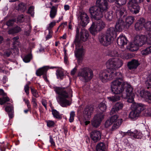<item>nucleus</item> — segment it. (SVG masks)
Returning a JSON list of instances; mask_svg holds the SVG:
<instances>
[{
    "label": "nucleus",
    "instance_id": "nucleus-1",
    "mask_svg": "<svg viewBox=\"0 0 151 151\" xmlns=\"http://www.w3.org/2000/svg\"><path fill=\"white\" fill-rule=\"evenodd\" d=\"M115 74L116 78L111 83V89L114 94H119L122 93L124 90L126 92V98L128 102L132 103L134 101V94L133 93V88L127 82L124 81L122 74L119 72L112 71Z\"/></svg>",
    "mask_w": 151,
    "mask_h": 151
},
{
    "label": "nucleus",
    "instance_id": "nucleus-2",
    "mask_svg": "<svg viewBox=\"0 0 151 151\" xmlns=\"http://www.w3.org/2000/svg\"><path fill=\"white\" fill-rule=\"evenodd\" d=\"M107 11H103L100 8L96 6H93L89 8V12L92 18L94 19L99 20L93 22L89 29L90 32L92 35H95L98 32L101 31L105 27V24L104 22L99 20L103 17V13Z\"/></svg>",
    "mask_w": 151,
    "mask_h": 151
},
{
    "label": "nucleus",
    "instance_id": "nucleus-3",
    "mask_svg": "<svg viewBox=\"0 0 151 151\" xmlns=\"http://www.w3.org/2000/svg\"><path fill=\"white\" fill-rule=\"evenodd\" d=\"M53 89L56 94V99L58 102L62 107H66L71 104L68 100L69 95L72 93L71 89L70 87H54Z\"/></svg>",
    "mask_w": 151,
    "mask_h": 151
},
{
    "label": "nucleus",
    "instance_id": "nucleus-4",
    "mask_svg": "<svg viewBox=\"0 0 151 151\" xmlns=\"http://www.w3.org/2000/svg\"><path fill=\"white\" fill-rule=\"evenodd\" d=\"M78 76L81 81L86 82L91 79L93 76V73L90 68H84L79 70Z\"/></svg>",
    "mask_w": 151,
    "mask_h": 151
},
{
    "label": "nucleus",
    "instance_id": "nucleus-5",
    "mask_svg": "<svg viewBox=\"0 0 151 151\" xmlns=\"http://www.w3.org/2000/svg\"><path fill=\"white\" fill-rule=\"evenodd\" d=\"M145 39L143 36L137 35L134 38V41L130 45L127 49L131 51L137 50L139 47L145 44Z\"/></svg>",
    "mask_w": 151,
    "mask_h": 151
},
{
    "label": "nucleus",
    "instance_id": "nucleus-6",
    "mask_svg": "<svg viewBox=\"0 0 151 151\" xmlns=\"http://www.w3.org/2000/svg\"><path fill=\"white\" fill-rule=\"evenodd\" d=\"M122 61L118 58H111L109 59L106 62V65L107 68L109 70H114L121 67L123 65Z\"/></svg>",
    "mask_w": 151,
    "mask_h": 151
},
{
    "label": "nucleus",
    "instance_id": "nucleus-7",
    "mask_svg": "<svg viewBox=\"0 0 151 151\" xmlns=\"http://www.w3.org/2000/svg\"><path fill=\"white\" fill-rule=\"evenodd\" d=\"M104 70L101 71L99 75V79L103 83H106L115 78V74L113 73L112 71Z\"/></svg>",
    "mask_w": 151,
    "mask_h": 151
},
{
    "label": "nucleus",
    "instance_id": "nucleus-8",
    "mask_svg": "<svg viewBox=\"0 0 151 151\" xmlns=\"http://www.w3.org/2000/svg\"><path fill=\"white\" fill-rule=\"evenodd\" d=\"M144 0H130L127 4L128 9L133 14L138 13L140 10V7L137 4L143 1Z\"/></svg>",
    "mask_w": 151,
    "mask_h": 151
},
{
    "label": "nucleus",
    "instance_id": "nucleus-9",
    "mask_svg": "<svg viewBox=\"0 0 151 151\" xmlns=\"http://www.w3.org/2000/svg\"><path fill=\"white\" fill-rule=\"evenodd\" d=\"M76 45V50L75 51V55L77 58L78 62H80L82 60L83 56L84 55V50L82 46L80 43L76 41L74 42Z\"/></svg>",
    "mask_w": 151,
    "mask_h": 151
},
{
    "label": "nucleus",
    "instance_id": "nucleus-10",
    "mask_svg": "<svg viewBox=\"0 0 151 151\" xmlns=\"http://www.w3.org/2000/svg\"><path fill=\"white\" fill-rule=\"evenodd\" d=\"M78 20L81 25L83 27L86 26L89 22V17L87 14L82 11L79 12Z\"/></svg>",
    "mask_w": 151,
    "mask_h": 151
},
{
    "label": "nucleus",
    "instance_id": "nucleus-11",
    "mask_svg": "<svg viewBox=\"0 0 151 151\" xmlns=\"http://www.w3.org/2000/svg\"><path fill=\"white\" fill-rule=\"evenodd\" d=\"M119 116L117 114L111 116L109 119L113 123L114 122L112 127L111 130H114L118 128L121 125L123 121L121 119H118Z\"/></svg>",
    "mask_w": 151,
    "mask_h": 151
},
{
    "label": "nucleus",
    "instance_id": "nucleus-12",
    "mask_svg": "<svg viewBox=\"0 0 151 151\" xmlns=\"http://www.w3.org/2000/svg\"><path fill=\"white\" fill-rule=\"evenodd\" d=\"M104 119L103 114L100 113L95 115L91 121L92 126L95 127H97L101 123Z\"/></svg>",
    "mask_w": 151,
    "mask_h": 151
},
{
    "label": "nucleus",
    "instance_id": "nucleus-13",
    "mask_svg": "<svg viewBox=\"0 0 151 151\" xmlns=\"http://www.w3.org/2000/svg\"><path fill=\"white\" fill-rule=\"evenodd\" d=\"M123 134L130 136L132 139H140L142 136V134L141 132L136 130H135L133 132H132L130 130H128L127 132H123Z\"/></svg>",
    "mask_w": 151,
    "mask_h": 151
},
{
    "label": "nucleus",
    "instance_id": "nucleus-14",
    "mask_svg": "<svg viewBox=\"0 0 151 151\" xmlns=\"http://www.w3.org/2000/svg\"><path fill=\"white\" fill-rule=\"evenodd\" d=\"M96 6L100 8L103 11H107L108 3L107 0H96Z\"/></svg>",
    "mask_w": 151,
    "mask_h": 151
},
{
    "label": "nucleus",
    "instance_id": "nucleus-15",
    "mask_svg": "<svg viewBox=\"0 0 151 151\" xmlns=\"http://www.w3.org/2000/svg\"><path fill=\"white\" fill-rule=\"evenodd\" d=\"M110 38L106 35H100L99 36V40L100 43L104 46H106L110 44L112 41Z\"/></svg>",
    "mask_w": 151,
    "mask_h": 151
},
{
    "label": "nucleus",
    "instance_id": "nucleus-16",
    "mask_svg": "<svg viewBox=\"0 0 151 151\" xmlns=\"http://www.w3.org/2000/svg\"><path fill=\"white\" fill-rule=\"evenodd\" d=\"M90 137L94 142H96L101 139V133L99 131L93 130L90 133Z\"/></svg>",
    "mask_w": 151,
    "mask_h": 151
},
{
    "label": "nucleus",
    "instance_id": "nucleus-17",
    "mask_svg": "<svg viewBox=\"0 0 151 151\" xmlns=\"http://www.w3.org/2000/svg\"><path fill=\"white\" fill-rule=\"evenodd\" d=\"M93 111V108L91 106H87L83 112V116L85 119H88Z\"/></svg>",
    "mask_w": 151,
    "mask_h": 151
},
{
    "label": "nucleus",
    "instance_id": "nucleus-18",
    "mask_svg": "<svg viewBox=\"0 0 151 151\" xmlns=\"http://www.w3.org/2000/svg\"><path fill=\"white\" fill-rule=\"evenodd\" d=\"M145 19L142 18H140L135 24V29L137 31L142 30L144 27H145Z\"/></svg>",
    "mask_w": 151,
    "mask_h": 151
},
{
    "label": "nucleus",
    "instance_id": "nucleus-19",
    "mask_svg": "<svg viewBox=\"0 0 151 151\" xmlns=\"http://www.w3.org/2000/svg\"><path fill=\"white\" fill-rule=\"evenodd\" d=\"M123 107L122 103L119 102L116 103L113 106L110 112V115H112L117 113L121 110Z\"/></svg>",
    "mask_w": 151,
    "mask_h": 151
},
{
    "label": "nucleus",
    "instance_id": "nucleus-20",
    "mask_svg": "<svg viewBox=\"0 0 151 151\" xmlns=\"http://www.w3.org/2000/svg\"><path fill=\"white\" fill-rule=\"evenodd\" d=\"M115 28L117 31L121 32L124 28H126V25L124 21L119 19L116 22L115 25Z\"/></svg>",
    "mask_w": 151,
    "mask_h": 151
},
{
    "label": "nucleus",
    "instance_id": "nucleus-21",
    "mask_svg": "<svg viewBox=\"0 0 151 151\" xmlns=\"http://www.w3.org/2000/svg\"><path fill=\"white\" fill-rule=\"evenodd\" d=\"M139 65V63L138 61L134 59L128 63L127 66L130 70L135 69L137 68Z\"/></svg>",
    "mask_w": 151,
    "mask_h": 151
},
{
    "label": "nucleus",
    "instance_id": "nucleus-22",
    "mask_svg": "<svg viewBox=\"0 0 151 151\" xmlns=\"http://www.w3.org/2000/svg\"><path fill=\"white\" fill-rule=\"evenodd\" d=\"M132 107H133V109L137 112L139 111L140 114L141 112L145 109V106L141 103L133 104L132 105Z\"/></svg>",
    "mask_w": 151,
    "mask_h": 151
},
{
    "label": "nucleus",
    "instance_id": "nucleus-23",
    "mask_svg": "<svg viewBox=\"0 0 151 151\" xmlns=\"http://www.w3.org/2000/svg\"><path fill=\"white\" fill-rule=\"evenodd\" d=\"M108 37L110 38L111 40L112 41L113 38L116 37V32L113 27H111L109 28L106 32V35Z\"/></svg>",
    "mask_w": 151,
    "mask_h": 151
},
{
    "label": "nucleus",
    "instance_id": "nucleus-24",
    "mask_svg": "<svg viewBox=\"0 0 151 151\" xmlns=\"http://www.w3.org/2000/svg\"><path fill=\"white\" fill-rule=\"evenodd\" d=\"M133 55L131 54L128 53L126 51H119L120 57L124 59H128L132 58Z\"/></svg>",
    "mask_w": 151,
    "mask_h": 151
},
{
    "label": "nucleus",
    "instance_id": "nucleus-25",
    "mask_svg": "<svg viewBox=\"0 0 151 151\" xmlns=\"http://www.w3.org/2000/svg\"><path fill=\"white\" fill-rule=\"evenodd\" d=\"M149 93L150 92L147 91L142 90L141 91H138L137 93L138 96L144 99L145 100L147 101V98L149 95Z\"/></svg>",
    "mask_w": 151,
    "mask_h": 151
},
{
    "label": "nucleus",
    "instance_id": "nucleus-26",
    "mask_svg": "<svg viewBox=\"0 0 151 151\" xmlns=\"http://www.w3.org/2000/svg\"><path fill=\"white\" fill-rule=\"evenodd\" d=\"M117 42L119 45L122 46L127 44V40L125 36L121 35L117 39Z\"/></svg>",
    "mask_w": 151,
    "mask_h": 151
},
{
    "label": "nucleus",
    "instance_id": "nucleus-27",
    "mask_svg": "<svg viewBox=\"0 0 151 151\" xmlns=\"http://www.w3.org/2000/svg\"><path fill=\"white\" fill-rule=\"evenodd\" d=\"M126 10L123 6L117 8L116 9L115 13L117 17H121L123 16L124 13H126Z\"/></svg>",
    "mask_w": 151,
    "mask_h": 151
},
{
    "label": "nucleus",
    "instance_id": "nucleus-28",
    "mask_svg": "<svg viewBox=\"0 0 151 151\" xmlns=\"http://www.w3.org/2000/svg\"><path fill=\"white\" fill-rule=\"evenodd\" d=\"M49 68L48 66H44L38 69L36 72V74L37 76H40L46 74L47 71Z\"/></svg>",
    "mask_w": 151,
    "mask_h": 151
},
{
    "label": "nucleus",
    "instance_id": "nucleus-29",
    "mask_svg": "<svg viewBox=\"0 0 151 151\" xmlns=\"http://www.w3.org/2000/svg\"><path fill=\"white\" fill-rule=\"evenodd\" d=\"M88 37V32L87 31L84 29H82L81 32L80 38L81 40L83 41H86Z\"/></svg>",
    "mask_w": 151,
    "mask_h": 151
},
{
    "label": "nucleus",
    "instance_id": "nucleus-30",
    "mask_svg": "<svg viewBox=\"0 0 151 151\" xmlns=\"http://www.w3.org/2000/svg\"><path fill=\"white\" fill-rule=\"evenodd\" d=\"M134 20V18L133 17L128 16L125 19L126 28H128L133 23Z\"/></svg>",
    "mask_w": 151,
    "mask_h": 151
},
{
    "label": "nucleus",
    "instance_id": "nucleus-31",
    "mask_svg": "<svg viewBox=\"0 0 151 151\" xmlns=\"http://www.w3.org/2000/svg\"><path fill=\"white\" fill-rule=\"evenodd\" d=\"M139 114V111L137 112L133 109L130 112L129 117L131 119H134L138 117Z\"/></svg>",
    "mask_w": 151,
    "mask_h": 151
},
{
    "label": "nucleus",
    "instance_id": "nucleus-32",
    "mask_svg": "<svg viewBox=\"0 0 151 151\" xmlns=\"http://www.w3.org/2000/svg\"><path fill=\"white\" fill-rule=\"evenodd\" d=\"M6 111L8 113V115L10 118H12L13 117V109L12 105L7 106L5 108Z\"/></svg>",
    "mask_w": 151,
    "mask_h": 151
},
{
    "label": "nucleus",
    "instance_id": "nucleus-33",
    "mask_svg": "<svg viewBox=\"0 0 151 151\" xmlns=\"http://www.w3.org/2000/svg\"><path fill=\"white\" fill-rule=\"evenodd\" d=\"M52 114L53 117L56 119L59 120L61 119L62 118V114L55 109L52 110Z\"/></svg>",
    "mask_w": 151,
    "mask_h": 151
},
{
    "label": "nucleus",
    "instance_id": "nucleus-34",
    "mask_svg": "<svg viewBox=\"0 0 151 151\" xmlns=\"http://www.w3.org/2000/svg\"><path fill=\"white\" fill-rule=\"evenodd\" d=\"M57 12V8L55 6H52L50 11V17L52 19L54 18L56 15Z\"/></svg>",
    "mask_w": 151,
    "mask_h": 151
},
{
    "label": "nucleus",
    "instance_id": "nucleus-35",
    "mask_svg": "<svg viewBox=\"0 0 151 151\" xmlns=\"http://www.w3.org/2000/svg\"><path fill=\"white\" fill-rule=\"evenodd\" d=\"M106 149L105 145L103 143H99L96 145V151H105Z\"/></svg>",
    "mask_w": 151,
    "mask_h": 151
},
{
    "label": "nucleus",
    "instance_id": "nucleus-36",
    "mask_svg": "<svg viewBox=\"0 0 151 151\" xmlns=\"http://www.w3.org/2000/svg\"><path fill=\"white\" fill-rule=\"evenodd\" d=\"M21 29L18 26H16L14 28L10 29L8 31V33L9 34H12L17 33L21 31Z\"/></svg>",
    "mask_w": 151,
    "mask_h": 151
},
{
    "label": "nucleus",
    "instance_id": "nucleus-37",
    "mask_svg": "<svg viewBox=\"0 0 151 151\" xmlns=\"http://www.w3.org/2000/svg\"><path fill=\"white\" fill-rule=\"evenodd\" d=\"M56 75L57 78L58 79H62L64 78V75L62 70L58 69L57 70L56 72Z\"/></svg>",
    "mask_w": 151,
    "mask_h": 151
},
{
    "label": "nucleus",
    "instance_id": "nucleus-38",
    "mask_svg": "<svg viewBox=\"0 0 151 151\" xmlns=\"http://www.w3.org/2000/svg\"><path fill=\"white\" fill-rule=\"evenodd\" d=\"M139 36H143L145 38H146L145 43L147 42L148 44H151V33H148L146 36L143 35H139Z\"/></svg>",
    "mask_w": 151,
    "mask_h": 151
},
{
    "label": "nucleus",
    "instance_id": "nucleus-39",
    "mask_svg": "<svg viewBox=\"0 0 151 151\" xmlns=\"http://www.w3.org/2000/svg\"><path fill=\"white\" fill-rule=\"evenodd\" d=\"M151 53V46L142 50L141 54L143 55H147Z\"/></svg>",
    "mask_w": 151,
    "mask_h": 151
},
{
    "label": "nucleus",
    "instance_id": "nucleus-40",
    "mask_svg": "<svg viewBox=\"0 0 151 151\" xmlns=\"http://www.w3.org/2000/svg\"><path fill=\"white\" fill-rule=\"evenodd\" d=\"M107 99L110 101L115 102L119 100L120 99V97L118 95H114L111 97H108Z\"/></svg>",
    "mask_w": 151,
    "mask_h": 151
},
{
    "label": "nucleus",
    "instance_id": "nucleus-41",
    "mask_svg": "<svg viewBox=\"0 0 151 151\" xmlns=\"http://www.w3.org/2000/svg\"><path fill=\"white\" fill-rule=\"evenodd\" d=\"M26 27L27 29H26V30L24 31V33L25 35L27 36H28L29 35L31 32V26L30 24L29 23L26 26Z\"/></svg>",
    "mask_w": 151,
    "mask_h": 151
},
{
    "label": "nucleus",
    "instance_id": "nucleus-42",
    "mask_svg": "<svg viewBox=\"0 0 151 151\" xmlns=\"http://www.w3.org/2000/svg\"><path fill=\"white\" fill-rule=\"evenodd\" d=\"M98 108L101 112L105 111L106 109V106L104 103L102 102L98 106Z\"/></svg>",
    "mask_w": 151,
    "mask_h": 151
},
{
    "label": "nucleus",
    "instance_id": "nucleus-43",
    "mask_svg": "<svg viewBox=\"0 0 151 151\" xmlns=\"http://www.w3.org/2000/svg\"><path fill=\"white\" fill-rule=\"evenodd\" d=\"M146 85L148 89L151 88V75H149L147 78Z\"/></svg>",
    "mask_w": 151,
    "mask_h": 151
},
{
    "label": "nucleus",
    "instance_id": "nucleus-44",
    "mask_svg": "<svg viewBox=\"0 0 151 151\" xmlns=\"http://www.w3.org/2000/svg\"><path fill=\"white\" fill-rule=\"evenodd\" d=\"M32 58V55L30 54H29L25 56L23 58V60L24 62L28 63L30 61Z\"/></svg>",
    "mask_w": 151,
    "mask_h": 151
},
{
    "label": "nucleus",
    "instance_id": "nucleus-45",
    "mask_svg": "<svg viewBox=\"0 0 151 151\" xmlns=\"http://www.w3.org/2000/svg\"><path fill=\"white\" fill-rule=\"evenodd\" d=\"M113 15L112 12H110L107 13V14L106 15L105 17L107 20L110 21L112 20L113 17Z\"/></svg>",
    "mask_w": 151,
    "mask_h": 151
},
{
    "label": "nucleus",
    "instance_id": "nucleus-46",
    "mask_svg": "<svg viewBox=\"0 0 151 151\" xmlns=\"http://www.w3.org/2000/svg\"><path fill=\"white\" fill-rule=\"evenodd\" d=\"M119 51L117 49L113 50L111 53L110 55L112 57H119Z\"/></svg>",
    "mask_w": 151,
    "mask_h": 151
},
{
    "label": "nucleus",
    "instance_id": "nucleus-47",
    "mask_svg": "<svg viewBox=\"0 0 151 151\" xmlns=\"http://www.w3.org/2000/svg\"><path fill=\"white\" fill-rule=\"evenodd\" d=\"M145 28L147 31H151V21H148L145 24Z\"/></svg>",
    "mask_w": 151,
    "mask_h": 151
},
{
    "label": "nucleus",
    "instance_id": "nucleus-48",
    "mask_svg": "<svg viewBox=\"0 0 151 151\" xmlns=\"http://www.w3.org/2000/svg\"><path fill=\"white\" fill-rule=\"evenodd\" d=\"M18 7L19 9L22 12L24 11L27 8L26 4L23 3H20L18 5Z\"/></svg>",
    "mask_w": 151,
    "mask_h": 151
},
{
    "label": "nucleus",
    "instance_id": "nucleus-49",
    "mask_svg": "<svg viewBox=\"0 0 151 151\" xmlns=\"http://www.w3.org/2000/svg\"><path fill=\"white\" fill-rule=\"evenodd\" d=\"M56 122V121L55 122L54 121L52 120H47L46 122L47 126V127H54Z\"/></svg>",
    "mask_w": 151,
    "mask_h": 151
},
{
    "label": "nucleus",
    "instance_id": "nucleus-50",
    "mask_svg": "<svg viewBox=\"0 0 151 151\" xmlns=\"http://www.w3.org/2000/svg\"><path fill=\"white\" fill-rule=\"evenodd\" d=\"M31 102L33 105V107L35 108H37L38 104L37 99L35 98L32 97Z\"/></svg>",
    "mask_w": 151,
    "mask_h": 151
},
{
    "label": "nucleus",
    "instance_id": "nucleus-51",
    "mask_svg": "<svg viewBox=\"0 0 151 151\" xmlns=\"http://www.w3.org/2000/svg\"><path fill=\"white\" fill-rule=\"evenodd\" d=\"M9 99L8 97H3L2 98H0V104L3 105L6 102L9 101Z\"/></svg>",
    "mask_w": 151,
    "mask_h": 151
},
{
    "label": "nucleus",
    "instance_id": "nucleus-52",
    "mask_svg": "<svg viewBox=\"0 0 151 151\" xmlns=\"http://www.w3.org/2000/svg\"><path fill=\"white\" fill-rule=\"evenodd\" d=\"M127 2V0H115V3L119 5L125 4Z\"/></svg>",
    "mask_w": 151,
    "mask_h": 151
},
{
    "label": "nucleus",
    "instance_id": "nucleus-53",
    "mask_svg": "<svg viewBox=\"0 0 151 151\" xmlns=\"http://www.w3.org/2000/svg\"><path fill=\"white\" fill-rule=\"evenodd\" d=\"M31 90L32 93L34 96L37 98L39 96V94L36 90L32 88H31Z\"/></svg>",
    "mask_w": 151,
    "mask_h": 151
},
{
    "label": "nucleus",
    "instance_id": "nucleus-54",
    "mask_svg": "<svg viewBox=\"0 0 151 151\" xmlns=\"http://www.w3.org/2000/svg\"><path fill=\"white\" fill-rule=\"evenodd\" d=\"M28 12L33 17L34 14V7L33 6H30L28 9Z\"/></svg>",
    "mask_w": 151,
    "mask_h": 151
},
{
    "label": "nucleus",
    "instance_id": "nucleus-55",
    "mask_svg": "<svg viewBox=\"0 0 151 151\" xmlns=\"http://www.w3.org/2000/svg\"><path fill=\"white\" fill-rule=\"evenodd\" d=\"M75 115V114L74 111L71 112L70 114V117L69 119L70 122H72L73 121Z\"/></svg>",
    "mask_w": 151,
    "mask_h": 151
},
{
    "label": "nucleus",
    "instance_id": "nucleus-56",
    "mask_svg": "<svg viewBox=\"0 0 151 151\" xmlns=\"http://www.w3.org/2000/svg\"><path fill=\"white\" fill-rule=\"evenodd\" d=\"M113 123L111 120L109 119L107 120L105 122V127L106 128H108Z\"/></svg>",
    "mask_w": 151,
    "mask_h": 151
},
{
    "label": "nucleus",
    "instance_id": "nucleus-57",
    "mask_svg": "<svg viewBox=\"0 0 151 151\" xmlns=\"http://www.w3.org/2000/svg\"><path fill=\"white\" fill-rule=\"evenodd\" d=\"M15 21V20L14 19L9 20L6 22V24L8 26H12Z\"/></svg>",
    "mask_w": 151,
    "mask_h": 151
},
{
    "label": "nucleus",
    "instance_id": "nucleus-58",
    "mask_svg": "<svg viewBox=\"0 0 151 151\" xmlns=\"http://www.w3.org/2000/svg\"><path fill=\"white\" fill-rule=\"evenodd\" d=\"M56 22L55 21H53L49 24L48 29L49 30L55 25Z\"/></svg>",
    "mask_w": 151,
    "mask_h": 151
},
{
    "label": "nucleus",
    "instance_id": "nucleus-59",
    "mask_svg": "<svg viewBox=\"0 0 151 151\" xmlns=\"http://www.w3.org/2000/svg\"><path fill=\"white\" fill-rule=\"evenodd\" d=\"M29 88L28 85L27 84H26L25 86L24 87V91L26 93L27 95H28L29 93Z\"/></svg>",
    "mask_w": 151,
    "mask_h": 151
},
{
    "label": "nucleus",
    "instance_id": "nucleus-60",
    "mask_svg": "<svg viewBox=\"0 0 151 151\" xmlns=\"http://www.w3.org/2000/svg\"><path fill=\"white\" fill-rule=\"evenodd\" d=\"M24 16L23 15H20L17 18V21L20 22H23L24 21Z\"/></svg>",
    "mask_w": 151,
    "mask_h": 151
},
{
    "label": "nucleus",
    "instance_id": "nucleus-61",
    "mask_svg": "<svg viewBox=\"0 0 151 151\" xmlns=\"http://www.w3.org/2000/svg\"><path fill=\"white\" fill-rule=\"evenodd\" d=\"M77 70V68L76 67H75L74 68H73L72 70L71 71L70 74L71 75H75V73H76V71Z\"/></svg>",
    "mask_w": 151,
    "mask_h": 151
},
{
    "label": "nucleus",
    "instance_id": "nucleus-62",
    "mask_svg": "<svg viewBox=\"0 0 151 151\" xmlns=\"http://www.w3.org/2000/svg\"><path fill=\"white\" fill-rule=\"evenodd\" d=\"M50 142L52 145L55 146V143L51 136H50Z\"/></svg>",
    "mask_w": 151,
    "mask_h": 151
},
{
    "label": "nucleus",
    "instance_id": "nucleus-63",
    "mask_svg": "<svg viewBox=\"0 0 151 151\" xmlns=\"http://www.w3.org/2000/svg\"><path fill=\"white\" fill-rule=\"evenodd\" d=\"M19 39V37L18 36H17V37H14L12 39V40L13 41V42L14 44H16V42H17V41Z\"/></svg>",
    "mask_w": 151,
    "mask_h": 151
},
{
    "label": "nucleus",
    "instance_id": "nucleus-64",
    "mask_svg": "<svg viewBox=\"0 0 151 151\" xmlns=\"http://www.w3.org/2000/svg\"><path fill=\"white\" fill-rule=\"evenodd\" d=\"M11 53V52H10L7 51L4 52V55L6 57H9Z\"/></svg>",
    "mask_w": 151,
    "mask_h": 151
}]
</instances>
